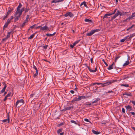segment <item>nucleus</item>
I'll return each mask as SVG.
<instances>
[{
	"instance_id": "f257e3e1",
	"label": "nucleus",
	"mask_w": 135,
	"mask_h": 135,
	"mask_svg": "<svg viewBox=\"0 0 135 135\" xmlns=\"http://www.w3.org/2000/svg\"><path fill=\"white\" fill-rule=\"evenodd\" d=\"M112 80H111L108 81H107L106 82L103 84L102 83H93L91 84V86H93L96 84H97L98 85H101V86L103 87L108 85L110 84L111 83H112Z\"/></svg>"
},
{
	"instance_id": "f03ea898",
	"label": "nucleus",
	"mask_w": 135,
	"mask_h": 135,
	"mask_svg": "<svg viewBox=\"0 0 135 135\" xmlns=\"http://www.w3.org/2000/svg\"><path fill=\"white\" fill-rule=\"evenodd\" d=\"M25 103V102L24 100L23 99H21L19 100H18L16 102V104L15 105V107H16L17 105L19 104H20V106L23 105Z\"/></svg>"
},
{
	"instance_id": "7ed1b4c3",
	"label": "nucleus",
	"mask_w": 135,
	"mask_h": 135,
	"mask_svg": "<svg viewBox=\"0 0 135 135\" xmlns=\"http://www.w3.org/2000/svg\"><path fill=\"white\" fill-rule=\"evenodd\" d=\"M100 30L99 29H95L92 30L89 33H87L86 35L89 36H91L95 32H98Z\"/></svg>"
},
{
	"instance_id": "20e7f679",
	"label": "nucleus",
	"mask_w": 135,
	"mask_h": 135,
	"mask_svg": "<svg viewBox=\"0 0 135 135\" xmlns=\"http://www.w3.org/2000/svg\"><path fill=\"white\" fill-rule=\"evenodd\" d=\"M2 84L4 86V87L3 88L2 90L0 91V94L1 93H2L4 92L5 91L7 87L6 84L5 82H3Z\"/></svg>"
},
{
	"instance_id": "39448f33",
	"label": "nucleus",
	"mask_w": 135,
	"mask_h": 135,
	"mask_svg": "<svg viewBox=\"0 0 135 135\" xmlns=\"http://www.w3.org/2000/svg\"><path fill=\"white\" fill-rule=\"evenodd\" d=\"M86 66L87 67V68L92 73H94L97 70V67H96L95 68V69L94 70H93L91 69L90 68V67H89L88 66V65H86Z\"/></svg>"
},
{
	"instance_id": "423d86ee",
	"label": "nucleus",
	"mask_w": 135,
	"mask_h": 135,
	"mask_svg": "<svg viewBox=\"0 0 135 135\" xmlns=\"http://www.w3.org/2000/svg\"><path fill=\"white\" fill-rule=\"evenodd\" d=\"M86 66L87 67V68L92 73H94L97 70V67H96L95 68V69L94 70H93L91 69L90 68V67H89L88 66V65H86Z\"/></svg>"
},
{
	"instance_id": "0eeeda50",
	"label": "nucleus",
	"mask_w": 135,
	"mask_h": 135,
	"mask_svg": "<svg viewBox=\"0 0 135 135\" xmlns=\"http://www.w3.org/2000/svg\"><path fill=\"white\" fill-rule=\"evenodd\" d=\"M62 1H52L51 2V5L52 6L56 5V4L57 3L60 2Z\"/></svg>"
},
{
	"instance_id": "6e6552de",
	"label": "nucleus",
	"mask_w": 135,
	"mask_h": 135,
	"mask_svg": "<svg viewBox=\"0 0 135 135\" xmlns=\"http://www.w3.org/2000/svg\"><path fill=\"white\" fill-rule=\"evenodd\" d=\"M3 123H4L7 122L8 123H9V114H8V117L7 119H5L2 120Z\"/></svg>"
},
{
	"instance_id": "1a4fd4ad",
	"label": "nucleus",
	"mask_w": 135,
	"mask_h": 135,
	"mask_svg": "<svg viewBox=\"0 0 135 135\" xmlns=\"http://www.w3.org/2000/svg\"><path fill=\"white\" fill-rule=\"evenodd\" d=\"M119 11H117V12L115 14L114 16L112 18V20H113L115 19L116 17L119 15Z\"/></svg>"
},
{
	"instance_id": "9d476101",
	"label": "nucleus",
	"mask_w": 135,
	"mask_h": 135,
	"mask_svg": "<svg viewBox=\"0 0 135 135\" xmlns=\"http://www.w3.org/2000/svg\"><path fill=\"white\" fill-rule=\"evenodd\" d=\"M22 11H21V9L20 10V9H19V10L18 11V10H17L16 11L15 14V15H17L18 14V15L21 16L22 15Z\"/></svg>"
},
{
	"instance_id": "9b49d317",
	"label": "nucleus",
	"mask_w": 135,
	"mask_h": 135,
	"mask_svg": "<svg viewBox=\"0 0 135 135\" xmlns=\"http://www.w3.org/2000/svg\"><path fill=\"white\" fill-rule=\"evenodd\" d=\"M40 30L44 31L45 30L50 31L48 27L46 25L44 26L43 27H42V28H40Z\"/></svg>"
},
{
	"instance_id": "f8f14e48",
	"label": "nucleus",
	"mask_w": 135,
	"mask_h": 135,
	"mask_svg": "<svg viewBox=\"0 0 135 135\" xmlns=\"http://www.w3.org/2000/svg\"><path fill=\"white\" fill-rule=\"evenodd\" d=\"M11 20L9 18L7 20V22H6L4 25L5 26L7 27L8 25L11 23Z\"/></svg>"
},
{
	"instance_id": "ddd939ff",
	"label": "nucleus",
	"mask_w": 135,
	"mask_h": 135,
	"mask_svg": "<svg viewBox=\"0 0 135 135\" xmlns=\"http://www.w3.org/2000/svg\"><path fill=\"white\" fill-rule=\"evenodd\" d=\"M80 101V100L79 99V97L78 98L75 97L71 100V102L73 103L76 101Z\"/></svg>"
},
{
	"instance_id": "4468645a",
	"label": "nucleus",
	"mask_w": 135,
	"mask_h": 135,
	"mask_svg": "<svg viewBox=\"0 0 135 135\" xmlns=\"http://www.w3.org/2000/svg\"><path fill=\"white\" fill-rule=\"evenodd\" d=\"M83 5V7H84V6L86 7V8H88V6L86 4V2L85 1L83 2L82 3L80 4V6H82Z\"/></svg>"
},
{
	"instance_id": "2eb2a0df",
	"label": "nucleus",
	"mask_w": 135,
	"mask_h": 135,
	"mask_svg": "<svg viewBox=\"0 0 135 135\" xmlns=\"http://www.w3.org/2000/svg\"><path fill=\"white\" fill-rule=\"evenodd\" d=\"M123 95H126L128 96H131L132 94L131 93L129 92H126L124 93L123 94Z\"/></svg>"
},
{
	"instance_id": "dca6fc26",
	"label": "nucleus",
	"mask_w": 135,
	"mask_h": 135,
	"mask_svg": "<svg viewBox=\"0 0 135 135\" xmlns=\"http://www.w3.org/2000/svg\"><path fill=\"white\" fill-rule=\"evenodd\" d=\"M15 16H16V17L14 21H15V22H16L18 20V19L21 16H20L19 15H18V14L17 15H15Z\"/></svg>"
},
{
	"instance_id": "f3484780",
	"label": "nucleus",
	"mask_w": 135,
	"mask_h": 135,
	"mask_svg": "<svg viewBox=\"0 0 135 135\" xmlns=\"http://www.w3.org/2000/svg\"><path fill=\"white\" fill-rule=\"evenodd\" d=\"M92 131L94 134H98L100 133L99 131H96L93 129L92 130Z\"/></svg>"
},
{
	"instance_id": "a211bd4d",
	"label": "nucleus",
	"mask_w": 135,
	"mask_h": 135,
	"mask_svg": "<svg viewBox=\"0 0 135 135\" xmlns=\"http://www.w3.org/2000/svg\"><path fill=\"white\" fill-rule=\"evenodd\" d=\"M56 32H54L53 34L47 33L46 35L48 36L51 37L54 36Z\"/></svg>"
},
{
	"instance_id": "6ab92c4d",
	"label": "nucleus",
	"mask_w": 135,
	"mask_h": 135,
	"mask_svg": "<svg viewBox=\"0 0 135 135\" xmlns=\"http://www.w3.org/2000/svg\"><path fill=\"white\" fill-rule=\"evenodd\" d=\"M68 16H69L70 17H74V15L73 14V13L70 12H68Z\"/></svg>"
},
{
	"instance_id": "aec40b11",
	"label": "nucleus",
	"mask_w": 135,
	"mask_h": 135,
	"mask_svg": "<svg viewBox=\"0 0 135 135\" xmlns=\"http://www.w3.org/2000/svg\"><path fill=\"white\" fill-rule=\"evenodd\" d=\"M126 108L129 111H131L132 110V107L129 105H128L126 107Z\"/></svg>"
},
{
	"instance_id": "412c9836",
	"label": "nucleus",
	"mask_w": 135,
	"mask_h": 135,
	"mask_svg": "<svg viewBox=\"0 0 135 135\" xmlns=\"http://www.w3.org/2000/svg\"><path fill=\"white\" fill-rule=\"evenodd\" d=\"M129 36H126L123 39H121L120 41L121 42H124V41L127 39V38Z\"/></svg>"
},
{
	"instance_id": "4be33fe9",
	"label": "nucleus",
	"mask_w": 135,
	"mask_h": 135,
	"mask_svg": "<svg viewBox=\"0 0 135 135\" xmlns=\"http://www.w3.org/2000/svg\"><path fill=\"white\" fill-rule=\"evenodd\" d=\"M84 104L86 107H88V106L91 105V103H90L89 102H86V103H84Z\"/></svg>"
},
{
	"instance_id": "5701e85b",
	"label": "nucleus",
	"mask_w": 135,
	"mask_h": 135,
	"mask_svg": "<svg viewBox=\"0 0 135 135\" xmlns=\"http://www.w3.org/2000/svg\"><path fill=\"white\" fill-rule=\"evenodd\" d=\"M12 32H8L7 35L6 37V38L8 39L10 37V35L11 34V33Z\"/></svg>"
},
{
	"instance_id": "b1692460",
	"label": "nucleus",
	"mask_w": 135,
	"mask_h": 135,
	"mask_svg": "<svg viewBox=\"0 0 135 135\" xmlns=\"http://www.w3.org/2000/svg\"><path fill=\"white\" fill-rule=\"evenodd\" d=\"M73 108V106L72 107H66L64 108V109L66 110H69L70 109H71V108Z\"/></svg>"
},
{
	"instance_id": "393cba45",
	"label": "nucleus",
	"mask_w": 135,
	"mask_h": 135,
	"mask_svg": "<svg viewBox=\"0 0 135 135\" xmlns=\"http://www.w3.org/2000/svg\"><path fill=\"white\" fill-rule=\"evenodd\" d=\"M112 15V14H111V13H110H110L106 14L104 15L103 18H105L107 17L108 16H110Z\"/></svg>"
},
{
	"instance_id": "a878e982",
	"label": "nucleus",
	"mask_w": 135,
	"mask_h": 135,
	"mask_svg": "<svg viewBox=\"0 0 135 135\" xmlns=\"http://www.w3.org/2000/svg\"><path fill=\"white\" fill-rule=\"evenodd\" d=\"M119 15L120 16H123L126 15L127 13L126 12H120L119 11Z\"/></svg>"
},
{
	"instance_id": "bb28decb",
	"label": "nucleus",
	"mask_w": 135,
	"mask_h": 135,
	"mask_svg": "<svg viewBox=\"0 0 135 135\" xmlns=\"http://www.w3.org/2000/svg\"><path fill=\"white\" fill-rule=\"evenodd\" d=\"M121 86H124L126 87H129V85L128 84H123L120 85Z\"/></svg>"
},
{
	"instance_id": "cd10ccee",
	"label": "nucleus",
	"mask_w": 135,
	"mask_h": 135,
	"mask_svg": "<svg viewBox=\"0 0 135 135\" xmlns=\"http://www.w3.org/2000/svg\"><path fill=\"white\" fill-rule=\"evenodd\" d=\"M100 99L98 98H97L94 101H93L92 102V104H93L94 103H97L98 101Z\"/></svg>"
},
{
	"instance_id": "c85d7f7f",
	"label": "nucleus",
	"mask_w": 135,
	"mask_h": 135,
	"mask_svg": "<svg viewBox=\"0 0 135 135\" xmlns=\"http://www.w3.org/2000/svg\"><path fill=\"white\" fill-rule=\"evenodd\" d=\"M27 21L25 20L24 21L23 23H22V24L21 25V27L22 28L26 24V23L27 22Z\"/></svg>"
},
{
	"instance_id": "c756f323",
	"label": "nucleus",
	"mask_w": 135,
	"mask_h": 135,
	"mask_svg": "<svg viewBox=\"0 0 135 135\" xmlns=\"http://www.w3.org/2000/svg\"><path fill=\"white\" fill-rule=\"evenodd\" d=\"M85 21L86 22H88L89 23H91L92 22V21L89 19L86 18L85 19Z\"/></svg>"
},
{
	"instance_id": "7c9ffc66",
	"label": "nucleus",
	"mask_w": 135,
	"mask_h": 135,
	"mask_svg": "<svg viewBox=\"0 0 135 135\" xmlns=\"http://www.w3.org/2000/svg\"><path fill=\"white\" fill-rule=\"evenodd\" d=\"M129 64V62L128 60L126 62L123 64V66H126L128 65Z\"/></svg>"
},
{
	"instance_id": "2f4dec72",
	"label": "nucleus",
	"mask_w": 135,
	"mask_h": 135,
	"mask_svg": "<svg viewBox=\"0 0 135 135\" xmlns=\"http://www.w3.org/2000/svg\"><path fill=\"white\" fill-rule=\"evenodd\" d=\"M78 97L79 99L80 100H81V99H84L86 98V97L84 96H79Z\"/></svg>"
},
{
	"instance_id": "473e14b6",
	"label": "nucleus",
	"mask_w": 135,
	"mask_h": 135,
	"mask_svg": "<svg viewBox=\"0 0 135 135\" xmlns=\"http://www.w3.org/2000/svg\"><path fill=\"white\" fill-rule=\"evenodd\" d=\"M22 6V4H21L20 3L19 5L17 8V10H18V11L19 10V9H20V8Z\"/></svg>"
},
{
	"instance_id": "72a5a7b5",
	"label": "nucleus",
	"mask_w": 135,
	"mask_h": 135,
	"mask_svg": "<svg viewBox=\"0 0 135 135\" xmlns=\"http://www.w3.org/2000/svg\"><path fill=\"white\" fill-rule=\"evenodd\" d=\"M12 10L13 9L9 10L6 15H7L8 16L9 14L11 13V11H12Z\"/></svg>"
},
{
	"instance_id": "f704fd0d",
	"label": "nucleus",
	"mask_w": 135,
	"mask_h": 135,
	"mask_svg": "<svg viewBox=\"0 0 135 135\" xmlns=\"http://www.w3.org/2000/svg\"><path fill=\"white\" fill-rule=\"evenodd\" d=\"M35 35V34H33L31 35L30 36V37H28V39H31V38H33V37H34Z\"/></svg>"
},
{
	"instance_id": "c9c22d12",
	"label": "nucleus",
	"mask_w": 135,
	"mask_h": 135,
	"mask_svg": "<svg viewBox=\"0 0 135 135\" xmlns=\"http://www.w3.org/2000/svg\"><path fill=\"white\" fill-rule=\"evenodd\" d=\"M62 131V129L61 128L59 129L57 131V132L58 134H59Z\"/></svg>"
},
{
	"instance_id": "e433bc0d",
	"label": "nucleus",
	"mask_w": 135,
	"mask_h": 135,
	"mask_svg": "<svg viewBox=\"0 0 135 135\" xmlns=\"http://www.w3.org/2000/svg\"><path fill=\"white\" fill-rule=\"evenodd\" d=\"M36 26H37V25L35 24V25H33V26H31L30 27V28H32V29L33 28H35V27Z\"/></svg>"
},
{
	"instance_id": "4c0bfd02",
	"label": "nucleus",
	"mask_w": 135,
	"mask_h": 135,
	"mask_svg": "<svg viewBox=\"0 0 135 135\" xmlns=\"http://www.w3.org/2000/svg\"><path fill=\"white\" fill-rule=\"evenodd\" d=\"M70 122L71 123H73L76 124H78V123L76 122L75 121H74V120H71L70 121Z\"/></svg>"
},
{
	"instance_id": "58836bf2",
	"label": "nucleus",
	"mask_w": 135,
	"mask_h": 135,
	"mask_svg": "<svg viewBox=\"0 0 135 135\" xmlns=\"http://www.w3.org/2000/svg\"><path fill=\"white\" fill-rule=\"evenodd\" d=\"M80 41V40H78L76 41L73 43V44L75 46L76 44L79 42Z\"/></svg>"
},
{
	"instance_id": "ea45409f",
	"label": "nucleus",
	"mask_w": 135,
	"mask_h": 135,
	"mask_svg": "<svg viewBox=\"0 0 135 135\" xmlns=\"http://www.w3.org/2000/svg\"><path fill=\"white\" fill-rule=\"evenodd\" d=\"M135 26V25H132V26L130 27H129L128 28H127V31H128L129 30L131 29L132 28Z\"/></svg>"
},
{
	"instance_id": "a19ab883",
	"label": "nucleus",
	"mask_w": 135,
	"mask_h": 135,
	"mask_svg": "<svg viewBox=\"0 0 135 135\" xmlns=\"http://www.w3.org/2000/svg\"><path fill=\"white\" fill-rule=\"evenodd\" d=\"M129 36H130V38H132V37L135 36V34L134 33H133L131 34Z\"/></svg>"
},
{
	"instance_id": "79ce46f5",
	"label": "nucleus",
	"mask_w": 135,
	"mask_h": 135,
	"mask_svg": "<svg viewBox=\"0 0 135 135\" xmlns=\"http://www.w3.org/2000/svg\"><path fill=\"white\" fill-rule=\"evenodd\" d=\"M113 66L112 65H111L109 66V67L108 68V69L109 70L112 69H113Z\"/></svg>"
},
{
	"instance_id": "37998d69",
	"label": "nucleus",
	"mask_w": 135,
	"mask_h": 135,
	"mask_svg": "<svg viewBox=\"0 0 135 135\" xmlns=\"http://www.w3.org/2000/svg\"><path fill=\"white\" fill-rule=\"evenodd\" d=\"M129 78V77L128 76L125 75V76H124L123 77V79H125L126 78Z\"/></svg>"
},
{
	"instance_id": "c03bdc74",
	"label": "nucleus",
	"mask_w": 135,
	"mask_h": 135,
	"mask_svg": "<svg viewBox=\"0 0 135 135\" xmlns=\"http://www.w3.org/2000/svg\"><path fill=\"white\" fill-rule=\"evenodd\" d=\"M102 61L107 66H108V64L105 62L104 59H103Z\"/></svg>"
},
{
	"instance_id": "a18cd8bd",
	"label": "nucleus",
	"mask_w": 135,
	"mask_h": 135,
	"mask_svg": "<svg viewBox=\"0 0 135 135\" xmlns=\"http://www.w3.org/2000/svg\"><path fill=\"white\" fill-rule=\"evenodd\" d=\"M38 71H36V73L35 74H34L33 75V77L34 78L36 77L37 75H38Z\"/></svg>"
},
{
	"instance_id": "49530a36",
	"label": "nucleus",
	"mask_w": 135,
	"mask_h": 135,
	"mask_svg": "<svg viewBox=\"0 0 135 135\" xmlns=\"http://www.w3.org/2000/svg\"><path fill=\"white\" fill-rule=\"evenodd\" d=\"M38 71H36V73L35 74H34L33 75V77L34 78L36 77L37 75H38Z\"/></svg>"
},
{
	"instance_id": "de8ad7c7",
	"label": "nucleus",
	"mask_w": 135,
	"mask_h": 135,
	"mask_svg": "<svg viewBox=\"0 0 135 135\" xmlns=\"http://www.w3.org/2000/svg\"><path fill=\"white\" fill-rule=\"evenodd\" d=\"M64 125V123H61L59 124H58L57 125V126L58 127H60V126H62Z\"/></svg>"
},
{
	"instance_id": "09e8293b",
	"label": "nucleus",
	"mask_w": 135,
	"mask_h": 135,
	"mask_svg": "<svg viewBox=\"0 0 135 135\" xmlns=\"http://www.w3.org/2000/svg\"><path fill=\"white\" fill-rule=\"evenodd\" d=\"M33 69H35L36 70V71H38L37 69V68L35 66L33 65Z\"/></svg>"
},
{
	"instance_id": "8fccbe9b",
	"label": "nucleus",
	"mask_w": 135,
	"mask_h": 135,
	"mask_svg": "<svg viewBox=\"0 0 135 135\" xmlns=\"http://www.w3.org/2000/svg\"><path fill=\"white\" fill-rule=\"evenodd\" d=\"M8 16L6 15V16H4L3 17V20H5L6 18H7L8 17Z\"/></svg>"
},
{
	"instance_id": "3c124183",
	"label": "nucleus",
	"mask_w": 135,
	"mask_h": 135,
	"mask_svg": "<svg viewBox=\"0 0 135 135\" xmlns=\"http://www.w3.org/2000/svg\"><path fill=\"white\" fill-rule=\"evenodd\" d=\"M29 15H27V16H26V19L25 20L28 21V19L29 18Z\"/></svg>"
},
{
	"instance_id": "603ef678",
	"label": "nucleus",
	"mask_w": 135,
	"mask_h": 135,
	"mask_svg": "<svg viewBox=\"0 0 135 135\" xmlns=\"http://www.w3.org/2000/svg\"><path fill=\"white\" fill-rule=\"evenodd\" d=\"M11 93H9L6 96L8 98V97H9L11 95Z\"/></svg>"
},
{
	"instance_id": "864d4df0",
	"label": "nucleus",
	"mask_w": 135,
	"mask_h": 135,
	"mask_svg": "<svg viewBox=\"0 0 135 135\" xmlns=\"http://www.w3.org/2000/svg\"><path fill=\"white\" fill-rule=\"evenodd\" d=\"M120 57V56H117L116 57L115 59V62H116L117 60Z\"/></svg>"
},
{
	"instance_id": "5fc2aeb1",
	"label": "nucleus",
	"mask_w": 135,
	"mask_h": 135,
	"mask_svg": "<svg viewBox=\"0 0 135 135\" xmlns=\"http://www.w3.org/2000/svg\"><path fill=\"white\" fill-rule=\"evenodd\" d=\"M48 47L47 45H45L43 46V48L45 49H46Z\"/></svg>"
},
{
	"instance_id": "6e6d98bb",
	"label": "nucleus",
	"mask_w": 135,
	"mask_h": 135,
	"mask_svg": "<svg viewBox=\"0 0 135 135\" xmlns=\"http://www.w3.org/2000/svg\"><path fill=\"white\" fill-rule=\"evenodd\" d=\"M35 95V94H31L30 95V98H32V97H33V96Z\"/></svg>"
},
{
	"instance_id": "4d7b16f0",
	"label": "nucleus",
	"mask_w": 135,
	"mask_h": 135,
	"mask_svg": "<svg viewBox=\"0 0 135 135\" xmlns=\"http://www.w3.org/2000/svg\"><path fill=\"white\" fill-rule=\"evenodd\" d=\"M131 102L135 106V101L132 100V101H131Z\"/></svg>"
},
{
	"instance_id": "13d9d810",
	"label": "nucleus",
	"mask_w": 135,
	"mask_h": 135,
	"mask_svg": "<svg viewBox=\"0 0 135 135\" xmlns=\"http://www.w3.org/2000/svg\"><path fill=\"white\" fill-rule=\"evenodd\" d=\"M122 112L123 113H125V110L124 108H122Z\"/></svg>"
},
{
	"instance_id": "bf43d9fd",
	"label": "nucleus",
	"mask_w": 135,
	"mask_h": 135,
	"mask_svg": "<svg viewBox=\"0 0 135 135\" xmlns=\"http://www.w3.org/2000/svg\"><path fill=\"white\" fill-rule=\"evenodd\" d=\"M68 13L67 12L66 14L64 15V16L65 17H67L68 16Z\"/></svg>"
},
{
	"instance_id": "052dcab7",
	"label": "nucleus",
	"mask_w": 135,
	"mask_h": 135,
	"mask_svg": "<svg viewBox=\"0 0 135 135\" xmlns=\"http://www.w3.org/2000/svg\"><path fill=\"white\" fill-rule=\"evenodd\" d=\"M30 10V9L29 8H28L27 9L25 8V12H27L29 10Z\"/></svg>"
},
{
	"instance_id": "680f3d73",
	"label": "nucleus",
	"mask_w": 135,
	"mask_h": 135,
	"mask_svg": "<svg viewBox=\"0 0 135 135\" xmlns=\"http://www.w3.org/2000/svg\"><path fill=\"white\" fill-rule=\"evenodd\" d=\"M84 120L86 122H90L89 121V120L86 118H85L84 119Z\"/></svg>"
},
{
	"instance_id": "e2e57ef3",
	"label": "nucleus",
	"mask_w": 135,
	"mask_h": 135,
	"mask_svg": "<svg viewBox=\"0 0 135 135\" xmlns=\"http://www.w3.org/2000/svg\"><path fill=\"white\" fill-rule=\"evenodd\" d=\"M70 93L72 94H74V91L73 90H71L70 91Z\"/></svg>"
},
{
	"instance_id": "0e129e2a",
	"label": "nucleus",
	"mask_w": 135,
	"mask_h": 135,
	"mask_svg": "<svg viewBox=\"0 0 135 135\" xmlns=\"http://www.w3.org/2000/svg\"><path fill=\"white\" fill-rule=\"evenodd\" d=\"M25 8H22L21 9V11H22L23 12V11H25Z\"/></svg>"
},
{
	"instance_id": "69168bd1",
	"label": "nucleus",
	"mask_w": 135,
	"mask_h": 135,
	"mask_svg": "<svg viewBox=\"0 0 135 135\" xmlns=\"http://www.w3.org/2000/svg\"><path fill=\"white\" fill-rule=\"evenodd\" d=\"M42 27L41 26H39L36 27V29H38L39 28H40V29Z\"/></svg>"
},
{
	"instance_id": "338daca9",
	"label": "nucleus",
	"mask_w": 135,
	"mask_h": 135,
	"mask_svg": "<svg viewBox=\"0 0 135 135\" xmlns=\"http://www.w3.org/2000/svg\"><path fill=\"white\" fill-rule=\"evenodd\" d=\"M70 46L71 48H73L75 46L73 44V45H70Z\"/></svg>"
},
{
	"instance_id": "774afa93",
	"label": "nucleus",
	"mask_w": 135,
	"mask_h": 135,
	"mask_svg": "<svg viewBox=\"0 0 135 135\" xmlns=\"http://www.w3.org/2000/svg\"><path fill=\"white\" fill-rule=\"evenodd\" d=\"M130 113L133 115H135V113L134 112H131Z\"/></svg>"
}]
</instances>
